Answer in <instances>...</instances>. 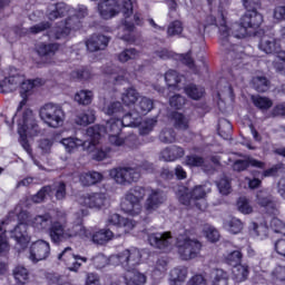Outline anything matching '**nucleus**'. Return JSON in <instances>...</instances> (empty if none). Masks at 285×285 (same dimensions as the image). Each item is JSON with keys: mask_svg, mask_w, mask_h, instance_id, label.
Wrapping results in <instances>:
<instances>
[{"mask_svg": "<svg viewBox=\"0 0 285 285\" xmlns=\"http://www.w3.org/2000/svg\"><path fill=\"white\" fill-rule=\"evenodd\" d=\"M272 228L279 233L281 235H285V223L279 218L272 219Z\"/></svg>", "mask_w": 285, "mask_h": 285, "instance_id": "774afa93", "label": "nucleus"}, {"mask_svg": "<svg viewBox=\"0 0 285 285\" xmlns=\"http://www.w3.org/2000/svg\"><path fill=\"white\" fill-rule=\"evenodd\" d=\"M224 228H226V230L232 233V235H237V234L242 233V230L244 228V223H242L240 219L233 217L228 220H225Z\"/></svg>", "mask_w": 285, "mask_h": 285, "instance_id": "4c0bfd02", "label": "nucleus"}, {"mask_svg": "<svg viewBox=\"0 0 285 285\" xmlns=\"http://www.w3.org/2000/svg\"><path fill=\"white\" fill-rule=\"evenodd\" d=\"M132 3H135V0H104L98 4V12L102 19H112V17L122 12L125 17L124 30L132 32L135 23L128 21L130 14H132Z\"/></svg>", "mask_w": 285, "mask_h": 285, "instance_id": "7ed1b4c3", "label": "nucleus"}, {"mask_svg": "<svg viewBox=\"0 0 285 285\" xmlns=\"http://www.w3.org/2000/svg\"><path fill=\"white\" fill-rule=\"evenodd\" d=\"M212 285H228V272L216 268L212 273Z\"/></svg>", "mask_w": 285, "mask_h": 285, "instance_id": "58836bf2", "label": "nucleus"}, {"mask_svg": "<svg viewBox=\"0 0 285 285\" xmlns=\"http://www.w3.org/2000/svg\"><path fill=\"white\" fill-rule=\"evenodd\" d=\"M92 91L82 89L76 94L75 101L80 106H90L92 104Z\"/></svg>", "mask_w": 285, "mask_h": 285, "instance_id": "c03bdc74", "label": "nucleus"}, {"mask_svg": "<svg viewBox=\"0 0 285 285\" xmlns=\"http://www.w3.org/2000/svg\"><path fill=\"white\" fill-rule=\"evenodd\" d=\"M204 233L207 237V239H209V242H218L219 240V232L210 226V225H206L204 227Z\"/></svg>", "mask_w": 285, "mask_h": 285, "instance_id": "69168bd1", "label": "nucleus"}, {"mask_svg": "<svg viewBox=\"0 0 285 285\" xmlns=\"http://www.w3.org/2000/svg\"><path fill=\"white\" fill-rule=\"evenodd\" d=\"M115 237V233L110 229H100L91 235V242L94 244H98V246H104V244H108Z\"/></svg>", "mask_w": 285, "mask_h": 285, "instance_id": "7c9ffc66", "label": "nucleus"}, {"mask_svg": "<svg viewBox=\"0 0 285 285\" xmlns=\"http://www.w3.org/2000/svg\"><path fill=\"white\" fill-rule=\"evenodd\" d=\"M166 202V194L159 189H153L145 202V210L155 213Z\"/></svg>", "mask_w": 285, "mask_h": 285, "instance_id": "a211bd4d", "label": "nucleus"}, {"mask_svg": "<svg viewBox=\"0 0 285 285\" xmlns=\"http://www.w3.org/2000/svg\"><path fill=\"white\" fill-rule=\"evenodd\" d=\"M248 166H253V168H266V163L254 159V158H247V159H237L233 164V170L236 173H243V170H246Z\"/></svg>", "mask_w": 285, "mask_h": 285, "instance_id": "a878e982", "label": "nucleus"}, {"mask_svg": "<svg viewBox=\"0 0 285 285\" xmlns=\"http://www.w3.org/2000/svg\"><path fill=\"white\" fill-rule=\"evenodd\" d=\"M80 27L81 21H79V17H70L67 19L65 28L56 32V39H63V37H68V35H70V30H79Z\"/></svg>", "mask_w": 285, "mask_h": 285, "instance_id": "cd10ccee", "label": "nucleus"}, {"mask_svg": "<svg viewBox=\"0 0 285 285\" xmlns=\"http://www.w3.org/2000/svg\"><path fill=\"white\" fill-rule=\"evenodd\" d=\"M62 146H65V149L67 150V153H75V150H77V148L81 147L83 148V150H86L87 146H88V140H81L79 138H72V137H68V138H63L61 140Z\"/></svg>", "mask_w": 285, "mask_h": 285, "instance_id": "2f4dec72", "label": "nucleus"}, {"mask_svg": "<svg viewBox=\"0 0 285 285\" xmlns=\"http://www.w3.org/2000/svg\"><path fill=\"white\" fill-rule=\"evenodd\" d=\"M184 32V24L179 20L169 23L167 28V36L177 37Z\"/></svg>", "mask_w": 285, "mask_h": 285, "instance_id": "13d9d810", "label": "nucleus"}, {"mask_svg": "<svg viewBox=\"0 0 285 285\" xmlns=\"http://www.w3.org/2000/svg\"><path fill=\"white\" fill-rule=\"evenodd\" d=\"M154 106L155 102L150 98L142 97L137 106L138 115H148Z\"/></svg>", "mask_w": 285, "mask_h": 285, "instance_id": "603ef678", "label": "nucleus"}, {"mask_svg": "<svg viewBox=\"0 0 285 285\" xmlns=\"http://www.w3.org/2000/svg\"><path fill=\"white\" fill-rule=\"evenodd\" d=\"M95 110L89 109L76 117V124L78 126H88V124H95Z\"/></svg>", "mask_w": 285, "mask_h": 285, "instance_id": "37998d69", "label": "nucleus"}, {"mask_svg": "<svg viewBox=\"0 0 285 285\" xmlns=\"http://www.w3.org/2000/svg\"><path fill=\"white\" fill-rule=\"evenodd\" d=\"M242 252L239 250H234L232 253H229L226 257V262L227 264H229V266H239V264H242Z\"/></svg>", "mask_w": 285, "mask_h": 285, "instance_id": "680f3d73", "label": "nucleus"}, {"mask_svg": "<svg viewBox=\"0 0 285 285\" xmlns=\"http://www.w3.org/2000/svg\"><path fill=\"white\" fill-rule=\"evenodd\" d=\"M125 128H137L141 125V116L139 114L128 112L120 120Z\"/></svg>", "mask_w": 285, "mask_h": 285, "instance_id": "e433bc0d", "label": "nucleus"}, {"mask_svg": "<svg viewBox=\"0 0 285 285\" xmlns=\"http://www.w3.org/2000/svg\"><path fill=\"white\" fill-rule=\"evenodd\" d=\"M139 57V51L135 48L125 49L122 52L118 55V60L120 63H126L132 59Z\"/></svg>", "mask_w": 285, "mask_h": 285, "instance_id": "6e6d98bb", "label": "nucleus"}, {"mask_svg": "<svg viewBox=\"0 0 285 285\" xmlns=\"http://www.w3.org/2000/svg\"><path fill=\"white\" fill-rule=\"evenodd\" d=\"M95 268H106L108 266V257L104 254H98L92 258Z\"/></svg>", "mask_w": 285, "mask_h": 285, "instance_id": "338daca9", "label": "nucleus"}, {"mask_svg": "<svg viewBox=\"0 0 285 285\" xmlns=\"http://www.w3.org/2000/svg\"><path fill=\"white\" fill-rule=\"evenodd\" d=\"M176 246L180 258L185 262L199 257L202 253V243L197 238L180 236L177 238Z\"/></svg>", "mask_w": 285, "mask_h": 285, "instance_id": "0eeeda50", "label": "nucleus"}, {"mask_svg": "<svg viewBox=\"0 0 285 285\" xmlns=\"http://www.w3.org/2000/svg\"><path fill=\"white\" fill-rule=\"evenodd\" d=\"M226 17H228V8L224 6L223 2L218 6L217 17L209 16L207 21H210V26H216L218 28L219 43L228 50V57L234 59V61L244 59L246 53H244V47L239 45L230 43V39L235 37L236 39H244L248 35H253L262 23H264V16L257 12V10L247 11L239 20L235 22L232 28L228 27L226 22Z\"/></svg>", "mask_w": 285, "mask_h": 285, "instance_id": "f257e3e1", "label": "nucleus"}, {"mask_svg": "<svg viewBox=\"0 0 285 285\" xmlns=\"http://www.w3.org/2000/svg\"><path fill=\"white\" fill-rule=\"evenodd\" d=\"M83 206L88 208H96L97 210L104 208L108 204V195L106 193H92L82 198Z\"/></svg>", "mask_w": 285, "mask_h": 285, "instance_id": "6ab92c4d", "label": "nucleus"}, {"mask_svg": "<svg viewBox=\"0 0 285 285\" xmlns=\"http://www.w3.org/2000/svg\"><path fill=\"white\" fill-rule=\"evenodd\" d=\"M72 79H80V80H88L90 77H92V73L88 70V68H80L77 70H73L71 72Z\"/></svg>", "mask_w": 285, "mask_h": 285, "instance_id": "e2e57ef3", "label": "nucleus"}, {"mask_svg": "<svg viewBox=\"0 0 285 285\" xmlns=\"http://www.w3.org/2000/svg\"><path fill=\"white\" fill-rule=\"evenodd\" d=\"M12 275L14 281L19 282L20 284H23V282L28 281V277H30L28 268H26L23 265L16 266L12 271Z\"/></svg>", "mask_w": 285, "mask_h": 285, "instance_id": "a18cd8bd", "label": "nucleus"}, {"mask_svg": "<svg viewBox=\"0 0 285 285\" xmlns=\"http://www.w3.org/2000/svg\"><path fill=\"white\" fill-rule=\"evenodd\" d=\"M144 197H146V189L144 187L136 186L131 188L121 203V210L127 213V215H139V213H141V202Z\"/></svg>", "mask_w": 285, "mask_h": 285, "instance_id": "423d86ee", "label": "nucleus"}, {"mask_svg": "<svg viewBox=\"0 0 285 285\" xmlns=\"http://www.w3.org/2000/svg\"><path fill=\"white\" fill-rule=\"evenodd\" d=\"M159 139L163 144H175L177 141V134L173 128H165L160 131Z\"/></svg>", "mask_w": 285, "mask_h": 285, "instance_id": "09e8293b", "label": "nucleus"}, {"mask_svg": "<svg viewBox=\"0 0 285 285\" xmlns=\"http://www.w3.org/2000/svg\"><path fill=\"white\" fill-rule=\"evenodd\" d=\"M252 99L254 106L261 110H268V108L273 107V101L266 97L253 96Z\"/></svg>", "mask_w": 285, "mask_h": 285, "instance_id": "4d7b16f0", "label": "nucleus"}, {"mask_svg": "<svg viewBox=\"0 0 285 285\" xmlns=\"http://www.w3.org/2000/svg\"><path fill=\"white\" fill-rule=\"evenodd\" d=\"M248 266L246 265H236L233 267V277L235 282H246L248 279Z\"/></svg>", "mask_w": 285, "mask_h": 285, "instance_id": "79ce46f5", "label": "nucleus"}, {"mask_svg": "<svg viewBox=\"0 0 285 285\" xmlns=\"http://www.w3.org/2000/svg\"><path fill=\"white\" fill-rule=\"evenodd\" d=\"M101 130L104 127L99 125L87 128L86 135L90 138L87 142V147L85 150L87 153H92V159L96 161H104L110 155V147H99V139H101Z\"/></svg>", "mask_w": 285, "mask_h": 285, "instance_id": "39448f33", "label": "nucleus"}, {"mask_svg": "<svg viewBox=\"0 0 285 285\" xmlns=\"http://www.w3.org/2000/svg\"><path fill=\"white\" fill-rule=\"evenodd\" d=\"M148 242L154 248L159 250H166L173 246L175 239L170 232L165 233H153L148 235Z\"/></svg>", "mask_w": 285, "mask_h": 285, "instance_id": "dca6fc26", "label": "nucleus"}, {"mask_svg": "<svg viewBox=\"0 0 285 285\" xmlns=\"http://www.w3.org/2000/svg\"><path fill=\"white\" fill-rule=\"evenodd\" d=\"M250 233L254 237H258V239H266L268 237V227L257 223H252Z\"/></svg>", "mask_w": 285, "mask_h": 285, "instance_id": "49530a36", "label": "nucleus"}, {"mask_svg": "<svg viewBox=\"0 0 285 285\" xmlns=\"http://www.w3.org/2000/svg\"><path fill=\"white\" fill-rule=\"evenodd\" d=\"M58 259H63L69 271H73L75 273L81 268L79 259L80 262H88V258L72 254V247H66L62 253L58 255Z\"/></svg>", "mask_w": 285, "mask_h": 285, "instance_id": "f3484780", "label": "nucleus"}, {"mask_svg": "<svg viewBox=\"0 0 285 285\" xmlns=\"http://www.w3.org/2000/svg\"><path fill=\"white\" fill-rule=\"evenodd\" d=\"M186 153L184 148L178 146L167 147L160 153V157L164 161H175L177 159H181Z\"/></svg>", "mask_w": 285, "mask_h": 285, "instance_id": "c85d7f7f", "label": "nucleus"}, {"mask_svg": "<svg viewBox=\"0 0 285 285\" xmlns=\"http://www.w3.org/2000/svg\"><path fill=\"white\" fill-rule=\"evenodd\" d=\"M190 120L183 114H174V126L177 130H188Z\"/></svg>", "mask_w": 285, "mask_h": 285, "instance_id": "de8ad7c7", "label": "nucleus"}, {"mask_svg": "<svg viewBox=\"0 0 285 285\" xmlns=\"http://www.w3.org/2000/svg\"><path fill=\"white\" fill-rule=\"evenodd\" d=\"M79 179L82 186H95V184H99L104 179V175L99 171L82 173Z\"/></svg>", "mask_w": 285, "mask_h": 285, "instance_id": "72a5a7b5", "label": "nucleus"}, {"mask_svg": "<svg viewBox=\"0 0 285 285\" xmlns=\"http://www.w3.org/2000/svg\"><path fill=\"white\" fill-rule=\"evenodd\" d=\"M56 197L58 202L66 199L67 190L63 180L55 181L52 185L42 187L36 195L31 197L33 204H41L46 200V197Z\"/></svg>", "mask_w": 285, "mask_h": 285, "instance_id": "6e6552de", "label": "nucleus"}, {"mask_svg": "<svg viewBox=\"0 0 285 285\" xmlns=\"http://www.w3.org/2000/svg\"><path fill=\"white\" fill-rule=\"evenodd\" d=\"M255 203L266 215L277 216L279 215V204L271 190L259 189L256 191Z\"/></svg>", "mask_w": 285, "mask_h": 285, "instance_id": "9d476101", "label": "nucleus"}, {"mask_svg": "<svg viewBox=\"0 0 285 285\" xmlns=\"http://www.w3.org/2000/svg\"><path fill=\"white\" fill-rule=\"evenodd\" d=\"M121 128H124V125L120 119H110L107 121L105 132H107L109 142L112 146H124L126 142V140L119 136L121 135Z\"/></svg>", "mask_w": 285, "mask_h": 285, "instance_id": "4468645a", "label": "nucleus"}, {"mask_svg": "<svg viewBox=\"0 0 285 285\" xmlns=\"http://www.w3.org/2000/svg\"><path fill=\"white\" fill-rule=\"evenodd\" d=\"M118 262L121 264L126 271H132L135 266H139L141 263V252L139 249L132 247L130 249H125L120 254H118Z\"/></svg>", "mask_w": 285, "mask_h": 285, "instance_id": "ddd939ff", "label": "nucleus"}, {"mask_svg": "<svg viewBox=\"0 0 285 285\" xmlns=\"http://www.w3.org/2000/svg\"><path fill=\"white\" fill-rule=\"evenodd\" d=\"M18 134L20 135V144L22 148H24L27 153H30L28 136L36 137V135L41 134V129L39 128L37 120H35V115L32 114V110L27 109L23 112L22 121L18 122Z\"/></svg>", "mask_w": 285, "mask_h": 285, "instance_id": "20e7f679", "label": "nucleus"}, {"mask_svg": "<svg viewBox=\"0 0 285 285\" xmlns=\"http://www.w3.org/2000/svg\"><path fill=\"white\" fill-rule=\"evenodd\" d=\"M40 117L50 128H59L60 126H63L66 114H63L61 106L47 104L40 109Z\"/></svg>", "mask_w": 285, "mask_h": 285, "instance_id": "1a4fd4ad", "label": "nucleus"}, {"mask_svg": "<svg viewBox=\"0 0 285 285\" xmlns=\"http://www.w3.org/2000/svg\"><path fill=\"white\" fill-rule=\"evenodd\" d=\"M110 38L104 35H94L87 40L86 46L89 52H97L98 50H106Z\"/></svg>", "mask_w": 285, "mask_h": 285, "instance_id": "4be33fe9", "label": "nucleus"}, {"mask_svg": "<svg viewBox=\"0 0 285 285\" xmlns=\"http://www.w3.org/2000/svg\"><path fill=\"white\" fill-rule=\"evenodd\" d=\"M186 277H188V269L186 267H175L169 273V284H181L186 282Z\"/></svg>", "mask_w": 285, "mask_h": 285, "instance_id": "c756f323", "label": "nucleus"}, {"mask_svg": "<svg viewBox=\"0 0 285 285\" xmlns=\"http://www.w3.org/2000/svg\"><path fill=\"white\" fill-rule=\"evenodd\" d=\"M258 48L266 55H273V52H277V40L271 36H264L261 39Z\"/></svg>", "mask_w": 285, "mask_h": 285, "instance_id": "f704fd0d", "label": "nucleus"}, {"mask_svg": "<svg viewBox=\"0 0 285 285\" xmlns=\"http://www.w3.org/2000/svg\"><path fill=\"white\" fill-rule=\"evenodd\" d=\"M109 75L112 83H124L128 79V72L121 68L114 69Z\"/></svg>", "mask_w": 285, "mask_h": 285, "instance_id": "3c124183", "label": "nucleus"}, {"mask_svg": "<svg viewBox=\"0 0 285 285\" xmlns=\"http://www.w3.org/2000/svg\"><path fill=\"white\" fill-rule=\"evenodd\" d=\"M237 208L243 215H250L253 213V206L250 200L246 197H240L237 202Z\"/></svg>", "mask_w": 285, "mask_h": 285, "instance_id": "bf43d9fd", "label": "nucleus"}, {"mask_svg": "<svg viewBox=\"0 0 285 285\" xmlns=\"http://www.w3.org/2000/svg\"><path fill=\"white\" fill-rule=\"evenodd\" d=\"M68 12H70V7L65 2H58L48 7L47 17L50 21H55L61 19V17H66Z\"/></svg>", "mask_w": 285, "mask_h": 285, "instance_id": "393cba45", "label": "nucleus"}, {"mask_svg": "<svg viewBox=\"0 0 285 285\" xmlns=\"http://www.w3.org/2000/svg\"><path fill=\"white\" fill-rule=\"evenodd\" d=\"M124 279L126 285H145L147 282L146 274L137 269H127Z\"/></svg>", "mask_w": 285, "mask_h": 285, "instance_id": "bb28decb", "label": "nucleus"}, {"mask_svg": "<svg viewBox=\"0 0 285 285\" xmlns=\"http://www.w3.org/2000/svg\"><path fill=\"white\" fill-rule=\"evenodd\" d=\"M23 83V76L17 73L4 78L0 82V94L14 92Z\"/></svg>", "mask_w": 285, "mask_h": 285, "instance_id": "412c9836", "label": "nucleus"}, {"mask_svg": "<svg viewBox=\"0 0 285 285\" xmlns=\"http://www.w3.org/2000/svg\"><path fill=\"white\" fill-rule=\"evenodd\" d=\"M11 237L16 239L17 244H20L21 248H26L30 236H28V225L26 223H19L12 230Z\"/></svg>", "mask_w": 285, "mask_h": 285, "instance_id": "5701e85b", "label": "nucleus"}, {"mask_svg": "<svg viewBox=\"0 0 285 285\" xmlns=\"http://www.w3.org/2000/svg\"><path fill=\"white\" fill-rule=\"evenodd\" d=\"M107 225L117 226L119 229L118 237H121V235H126L132 230L137 226V223L130 218L121 217L119 214H110L107 218Z\"/></svg>", "mask_w": 285, "mask_h": 285, "instance_id": "2eb2a0df", "label": "nucleus"}, {"mask_svg": "<svg viewBox=\"0 0 285 285\" xmlns=\"http://www.w3.org/2000/svg\"><path fill=\"white\" fill-rule=\"evenodd\" d=\"M210 191V188H206V186L198 185L193 190H189L191 194V199H194L195 204H199V199H204L206 194Z\"/></svg>", "mask_w": 285, "mask_h": 285, "instance_id": "864d4df0", "label": "nucleus"}, {"mask_svg": "<svg viewBox=\"0 0 285 285\" xmlns=\"http://www.w3.org/2000/svg\"><path fill=\"white\" fill-rule=\"evenodd\" d=\"M76 218V224L68 226V220H66V218L52 220V215H50V213H45L30 218L29 224L35 230H48L52 244L59 245L63 244V242L76 239V237L87 236V230L83 226V212H78Z\"/></svg>", "mask_w": 285, "mask_h": 285, "instance_id": "f03ea898", "label": "nucleus"}, {"mask_svg": "<svg viewBox=\"0 0 285 285\" xmlns=\"http://www.w3.org/2000/svg\"><path fill=\"white\" fill-rule=\"evenodd\" d=\"M139 99V92L135 88H128L122 92L121 100L125 106H135Z\"/></svg>", "mask_w": 285, "mask_h": 285, "instance_id": "ea45409f", "label": "nucleus"}, {"mask_svg": "<svg viewBox=\"0 0 285 285\" xmlns=\"http://www.w3.org/2000/svg\"><path fill=\"white\" fill-rule=\"evenodd\" d=\"M217 188L220 195H230V180L226 177L220 178V181L217 183Z\"/></svg>", "mask_w": 285, "mask_h": 285, "instance_id": "0e129e2a", "label": "nucleus"}, {"mask_svg": "<svg viewBox=\"0 0 285 285\" xmlns=\"http://www.w3.org/2000/svg\"><path fill=\"white\" fill-rule=\"evenodd\" d=\"M184 79V76L179 75L177 71L169 69L166 73H165V81L167 83V86L173 87V86H177V83H181Z\"/></svg>", "mask_w": 285, "mask_h": 285, "instance_id": "8fccbe9b", "label": "nucleus"}, {"mask_svg": "<svg viewBox=\"0 0 285 285\" xmlns=\"http://www.w3.org/2000/svg\"><path fill=\"white\" fill-rule=\"evenodd\" d=\"M50 257V243L45 239H38L30 244L28 259L32 264L46 262Z\"/></svg>", "mask_w": 285, "mask_h": 285, "instance_id": "f8f14e48", "label": "nucleus"}, {"mask_svg": "<svg viewBox=\"0 0 285 285\" xmlns=\"http://www.w3.org/2000/svg\"><path fill=\"white\" fill-rule=\"evenodd\" d=\"M59 51V43H40L37 48L39 57L50 59Z\"/></svg>", "mask_w": 285, "mask_h": 285, "instance_id": "473e14b6", "label": "nucleus"}, {"mask_svg": "<svg viewBox=\"0 0 285 285\" xmlns=\"http://www.w3.org/2000/svg\"><path fill=\"white\" fill-rule=\"evenodd\" d=\"M43 83V81L39 78L35 79V80H26L23 78V81L20 83L21 86V98L22 100L20 101L17 111L19 112V110H22L23 106H26V104H28V97H30V91L32 90V88H37L39 86H41Z\"/></svg>", "mask_w": 285, "mask_h": 285, "instance_id": "aec40b11", "label": "nucleus"}, {"mask_svg": "<svg viewBox=\"0 0 285 285\" xmlns=\"http://www.w3.org/2000/svg\"><path fill=\"white\" fill-rule=\"evenodd\" d=\"M178 202L183 204V206H196L199 210H206V204L203 202V204L195 203L190 189H188L186 186H179L178 187Z\"/></svg>", "mask_w": 285, "mask_h": 285, "instance_id": "b1692460", "label": "nucleus"}, {"mask_svg": "<svg viewBox=\"0 0 285 285\" xmlns=\"http://www.w3.org/2000/svg\"><path fill=\"white\" fill-rule=\"evenodd\" d=\"M230 132H233V125H230V121H220L218 125V135H220V137L224 139H228L230 137Z\"/></svg>", "mask_w": 285, "mask_h": 285, "instance_id": "052dcab7", "label": "nucleus"}, {"mask_svg": "<svg viewBox=\"0 0 285 285\" xmlns=\"http://www.w3.org/2000/svg\"><path fill=\"white\" fill-rule=\"evenodd\" d=\"M187 96L195 101H199L202 97H204L205 89L202 86H197L195 83H189L184 88Z\"/></svg>", "mask_w": 285, "mask_h": 285, "instance_id": "c9c22d12", "label": "nucleus"}, {"mask_svg": "<svg viewBox=\"0 0 285 285\" xmlns=\"http://www.w3.org/2000/svg\"><path fill=\"white\" fill-rule=\"evenodd\" d=\"M253 86L257 92H266L269 87L268 79L264 76L253 78Z\"/></svg>", "mask_w": 285, "mask_h": 285, "instance_id": "5fc2aeb1", "label": "nucleus"}, {"mask_svg": "<svg viewBox=\"0 0 285 285\" xmlns=\"http://www.w3.org/2000/svg\"><path fill=\"white\" fill-rule=\"evenodd\" d=\"M102 112H105V115L119 117V115H124V106L119 101L109 102L104 106Z\"/></svg>", "mask_w": 285, "mask_h": 285, "instance_id": "a19ab883", "label": "nucleus"}, {"mask_svg": "<svg viewBox=\"0 0 285 285\" xmlns=\"http://www.w3.org/2000/svg\"><path fill=\"white\" fill-rule=\"evenodd\" d=\"M109 175L111 179H115L116 184L128 186V184H132V181H139L141 170H139V168L118 167L111 169Z\"/></svg>", "mask_w": 285, "mask_h": 285, "instance_id": "9b49d317", "label": "nucleus"}]
</instances>
